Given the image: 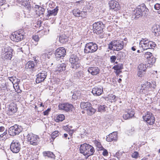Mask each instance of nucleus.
Here are the masks:
<instances>
[{"label": "nucleus", "instance_id": "obj_1", "mask_svg": "<svg viewBox=\"0 0 160 160\" xmlns=\"http://www.w3.org/2000/svg\"><path fill=\"white\" fill-rule=\"evenodd\" d=\"M148 9L147 8L145 5L143 3L138 6L133 12L132 18L137 19L143 15H145L148 14Z\"/></svg>", "mask_w": 160, "mask_h": 160}, {"label": "nucleus", "instance_id": "obj_2", "mask_svg": "<svg viewBox=\"0 0 160 160\" xmlns=\"http://www.w3.org/2000/svg\"><path fill=\"white\" fill-rule=\"evenodd\" d=\"M124 42L122 41L112 40L108 44V49L113 51H119L124 47Z\"/></svg>", "mask_w": 160, "mask_h": 160}, {"label": "nucleus", "instance_id": "obj_3", "mask_svg": "<svg viewBox=\"0 0 160 160\" xmlns=\"http://www.w3.org/2000/svg\"><path fill=\"white\" fill-rule=\"evenodd\" d=\"M139 47L142 48L143 50L155 47L156 44L155 43L149 40L147 38H142L139 42Z\"/></svg>", "mask_w": 160, "mask_h": 160}, {"label": "nucleus", "instance_id": "obj_4", "mask_svg": "<svg viewBox=\"0 0 160 160\" xmlns=\"http://www.w3.org/2000/svg\"><path fill=\"white\" fill-rule=\"evenodd\" d=\"M25 33L23 30H19L12 33L10 37V38L12 40L18 42L25 38Z\"/></svg>", "mask_w": 160, "mask_h": 160}, {"label": "nucleus", "instance_id": "obj_5", "mask_svg": "<svg viewBox=\"0 0 160 160\" xmlns=\"http://www.w3.org/2000/svg\"><path fill=\"white\" fill-rule=\"evenodd\" d=\"M98 47L97 44L93 42L87 43L85 45L84 52L85 53H92L97 51Z\"/></svg>", "mask_w": 160, "mask_h": 160}, {"label": "nucleus", "instance_id": "obj_6", "mask_svg": "<svg viewBox=\"0 0 160 160\" xmlns=\"http://www.w3.org/2000/svg\"><path fill=\"white\" fill-rule=\"evenodd\" d=\"M105 25L101 21L94 23L93 24V30L94 33L97 34H101L103 32Z\"/></svg>", "mask_w": 160, "mask_h": 160}, {"label": "nucleus", "instance_id": "obj_7", "mask_svg": "<svg viewBox=\"0 0 160 160\" xmlns=\"http://www.w3.org/2000/svg\"><path fill=\"white\" fill-rule=\"evenodd\" d=\"M3 53L2 57L4 59L10 60L11 59L13 55V50L12 48L10 46H6L2 49Z\"/></svg>", "mask_w": 160, "mask_h": 160}, {"label": "nucleus", "instance_id": "obj_8", "mask_svg": "<svg viewBox=\"0 0 160 160\" xmlns=\"http://www.w3.org/2000/svg\"><path fill=\"white\" fill-rule=\"evenodd\" d=\"M22 128L21 126L15 124L9 128L8 133L11 136H14L18 135L22 132Z\"/></svg>", "mask_w": 160, "mask_h": 160}, {"label": "nucleus", "instance_id": "obj_9", "mask_svg": "<svg viewBox=\"0 0 160 160\" xmlns=\"http://www.w3.org/2000/svg\"><path fill=\"white\" fill-rule=\"evenodd\" d=\"M69 61L71 64V67L72 68L76 69L80 67V61L76 55L73 54L71 55Z\"/></svg>", "mask_w": 160, "mask_h": 160}, {"label": "nucleus", "instance_id": "obj_10", "mask_svg": "<svg viewBox=\"0 0 160 160\" xmlns=\"http://www.w3.org/2000/svg\"><path fill=\"white\" fill-rule=\"evenodd\" d=\"M21 145L20 143L17 140H13L11 142L10 149L13 153H18L21 149Z\"/></svg>", "mask_w": 160, "mask_h": 160}, {"label": "nucleus", "instance_id": "obj_11", "mask_svg": "<svg viewBox=\"0 0 160 160\" xmlns=\"http://www.w3.org/2000/svg\"><path fill=\"white\" fill-rule=\"evenodd\" d=\"M66 54V51L63 47H60L56 50L55 52V58L57 60H59L60 58H62Z\"/></svg>", "mask_w": 160, "mask_h": 160}, {"label": "nucleus", "instance_id": "obj_12", "mask_svg": "<svg viewBox=\"0 0 160 160\" xmlns=\"http://www.w3.org/2000/svg\"><path fill=\"white\" fill-rule=\"evenodd\" d=\"M143 120L149 125H152L154 122L155 118L152 113L149 112H147L145 116L142 117Z\"/></svg>", "mask_w": 160, "mask_h": 160}, {"label": "nucleus", "instance_id": "obj_13", "mask_svg": "<svg viewBox=\"0 0 160 160\" xmlns=\"http://www.w3.org/2000/svg\"><path fill=\"white\" fill-rule=\"evenodd\" d=\"M27 137L28 141L31 144L36 145L38 144L39 138L37 135L30 133L28 135Z\"/></svg>", "mask_w": 160, "mask_h": 160}, {"label": "nucleus", "instance_id": "obj_14", "mask_svg": "<svg viewBox=\"0 0 160 160\" xmlns=\"http://www.w3.org/2000/svg\"><path fill=\"white\" fill-rule=\"evenodd\" d=\"M58 107L60 110H63L67 112H70L72 111L73 107L71 104L65 103L59 104Z\"/></svg>", "mask_w": 160, "mask_h": 160}, {"label": "nucleus", "instance_id": "obj_15", "mask_svg": "<svg viewBox=\"0 0 160 160\" xmlns=\"http://www.w3.org/2000/svg\"><path fill=\"white\" fill-rule=\"evenodd\" d=\"M47 72L46 71H42L37 75L36 82L37 83H39L44 80L47 76Z\"/></svg>", "mask_w": 160, "mask_h": 160}, {"label": "nucleus", "instance_id": "obj_16", "mask_svg": "<svg viewBox=\"0 0 160 160\" xmlns=\"http://www.w3.org/2000/svg\"><path fill=\"white\" fill-rule=\"evenodd\" d=\"M144 57L148 60V63H151L152 64L156 62V59L152 55V54L149 52H145L144 54Z\"/></svg>", "mask_w": 160, "mask_h": 160}, {"label": "nucleus", "instance_id": "obj_17", "mask_svg": "<svg viewBox=\"0 0 160 160\" xmlns=\"http://www.w3.org/2000/svg\"><path fill=\"white\" fill-rule=\"evenodd\" d=\"M135 113L134 111L132 109H129L126 111L123 114V117L125 120H127L132 118L134 116Z\"/></svg>", "mask_w": 160, "mask_h": 160}, {"label": "nucleus", "instance_id": "obj_18", "mask_svg": "<svg viewBox=\"0 0 160 160\" xmlns=\"http://www.w3.org/2000/svg\"><path fill=\"white\" fill-rule=\"evenodd\" d=\"M109 4L111 9L117 11L119 8V5L118 2L114 0H111L109 2Z\"/></svg>", "mask_w": 160, "mask_h": 160}, {"label": "nucleus", "instance_id": "obj_19", "mask_svg": "<svg viewBox=\"0 0 160 160\" xmlns=\"http://www.w3.org/2000/svg\"><path fill=\"white\" fill-rule=\"evenodd\" d=\"M92 92L95 96L100 95L103 92V90L102 87H95L92 89Z\"/></svg>", "mask_w": 160, "mask_h": 160}, {"label": "nucleus", "instance_id": "obj_20", "mask_svg": "<svg viewBox=\"0 0 160 160\" xmlns=\"http://www.w3.org/2000/svg\"><path fill=\"white\" fill-rule=\"evenodd\" d=\"M146 65L142 63L139 64L138 66V73L139 77H141L143 72L146 71Z\"/></svg>", "mask_w": 160, "mask_h": 160}, {"label": "nucleus", "instance_id": "obj_21", "mask_svg": "<svg viewBox=\"0 0 160 160\" xmlns=\"http://www.w3.org/2000/svg\"><path fill=\"white\" fill-rule=\"evenodd\" d=\"M117 134L116 132H113L107 136L106 140L108 142L116 141L117 139Z\"/></svg>", "mask_w": 160, "mask_h": 160}, {"label": "nucleus", "instance_id": "obj_22", "mask_svg": "<svg viewBox=\"0 0 160 160\" xmlns=\"http://www.w3.org/2000/svg\"><path fill=\"white\" fill-rule=\"evenodd\" d=\"M58 7L57 6L53 9H49L48 10L47 14L46 15L47 17L49 18L50 16H55L57 15V13L58 11Z\"/></svg>", "mask_w": 160, "mask_h": 160}, {"label": "nucleus", "instance_id": "obj_23", "mask_svg": "<svg viewBox=\"0 0 160 160\" xmlns=\"http://www.w3.org/2000/svg\"><path fill=\"white\" fill-rule=\"evenodd\" d=\"M88 71L92 75H94L98 74L100 70L97 67H92L88 68Z\"/></svg>", "mask_w": 160, "mask_h": 160}, {"label": "nucleus", "instance_id": "obj_24", "mask_svg": "<svg viewBox=\"0 0 160 160\" xmlns=\"http://www.w3.org/2000/svg\"><path fill=\"white\" fill-rule=\"evenodd\" d=\"M87 152H86L85 156L88 158L90 156L93 155L95 152V150L94 148L91 145L88 144L87 148Z\"/></svg>", "mask_w": 160, "mask_h": 160}, {"label": "nucleus", "instance_id": "obj_25", "mask_svg": "<svg viewBox=\"0 0 160 160\" xmlns=\"http://www.w3.org/2000/svg\"><path fill=\"white\" fill-rule=\"evenodd\" d=\"M80 106L82 109L84 110H87L92 106V104L88 102H82L80 103Z\"/></svg>", "mask_w": 160, "mask_h": 160}, {"label": "nucleus", "instance_id": "obj_26", "mask_svg": "<svg viewBox=\"0 0 160 160\" xmlns=\"http://www.w3.org/2000/svg\"><path fill=\"white\" fill-rule=\"evenodd\" d=\"M8 109V113L11 115L17 111L18 108L16 104L12 103L9 106Z\"/></svg>", "mask_w": 160, "mask_h": 160}, {"label": "nucleus", "instance_id": "obj_27", "mask_svg": "<svg viewBox=\"0 0 160 160\" xmlns=\"http://www.w3.org/2000/svg\"><path fill=\"white\" fill-rule=\"evenodd\" d=\"M88 144L86 143H84L81 144L79 148L80 152L82 154L85 156L86 152H87V148Z\"/></svg>", "mask_w": 160, "mask_h": 160}, {"label": "nucleus", "instance_id": "obj_28", "mask_svg": "<svg viewBox=\"0 0 160 160\" xmlns=\"http://www.w3.org/2000/svg\"><path fill=\"white\" fill-rule=\"evenodd\" d=\"M34 67V62L32 61H29L26 64L25 68L26 69H30L33 70Z\"/></svg>", "mask_w": 160, "mask_h": 160}, {"label": "nucleus", "instance_id": "obj_29", "mask_svg": "<svg viewBox=\"0 0 160 160\" xmlns=\"http://www.w3.org/2000/svg\"><path fill=\"white\" fill-rule=\"evenodd\" d=\"M67 64L66 63H62L58 64L56 68L57 71L61 72L64 71L66 69Z\"/></svg>", "mask_w": 160, "mask_h": 160}, {"label": "nucleus", "instance_id": "obj_30", "mask_svg": "<svg viewBox=\"0 0 160 160\" xmlns=\"http://www.w3.org/2000/svg\"><path fill=\"white\" fill-rule=\"evenodd\" d=\"M44 156H47L49 158H51L53 159H55V156L53 153L50 151H45L43 152Z\"/></svg>", "mask_w": 160, "mask_h": 160}, {"label": "nucleus", "instance_id": "obj_31", "mask_svg": "<svg viewBox=\"0 0 160 160\" xmlns=\"http://www.w3.org/2000/svg\"><path fill=\"white\" fill-rule=\"evenodd\" d=\"M123 68V66L122 64L119 63L118 65H114L112 68L116 70L118 72H120V70Z\"/></svg>", "mask_w": 160, "mask_h": 160}, {"label": "nucleus", "instance_id": "obj_32", "mask_svg": "<svg viewBox=\"0 0 160 160\" xmlns=\"http://www.w3.org/2000/svg\"><path fill=\"white\" fill-rule=\"evenodd\" d=\"M72 12L73 15L75 17H80L81 14L82 12L78 9H75L72 11Z\"/></svg>", "mask_w": 160, "mask_h": 160}, {"label": "nucleus", "instance_id": "obj_33", "mask_svg": "<svg viewBox=\"0 0 160 160\" xmlns=\"http://www.w3.org/2000/svg\"><path fill=\"white\" fill-rule=\"evenodd\" d=\"M59 40L60 42L62 43H66L68 41L67 37L65 35H62L59 36Z\"/></svg>", "mask_w": 160, "mask_h": 160}, {"label": "nucleus", "instance_id": "obj_34", "mask_svg": "<svg viewBox=\"0 0 160 160\" xmlns=\"http://www.w3.org/2000/svg\"><path fill=\"white\" fill-rule=\"evenodd\" d=\"M65 117L63 114H61L58 115L57 117L55 119V121L57 122L62 121L65 119Z\"/></svg>", "mask_w": 160, "mask_h": 160}, {"label": "nucleus", "instance_id": "obj_35", "mask_svg": "<svg viewBox=\"0 0 160 160\" xmlns=\"http://www.w3.org/2000/svg\"><path fill=\"white\" fill-rule=\"evenodd\" d=\"M25 4L26 6L25 7L24 12H30L31 10V5L28 4V2H26Z\"/></svg>", "mask_w": 160, "mask_h": 160}, {"label": "nucleus", "instance_id": "obj_36", "mask_svg": "<svg viewBox=\"0 0 160 160\" xmlns=\"http://www.w3.org/2000/svg\"><path fill=\"white\" fill-rule=\"evenodd\" d=\"M87 114L89 116H91L93 114H94L95 112L96 111V110L91 107H90V108L89 109H88V110H87Z\"/></svg>", "mask_w": 160, "mask_h": 160}, {"label": "nucleus", "instance_id": "obj_37", "mask_svg": "<svg viewBox=\"0 0 160 160\" xmlns=\"http://www.w3.org/2000/svg\"><path fill=\"white\" fill-rule=\"evenodd\" d=\"M107 107L105 105H100L98 108V111L99 112H104L106 111Z\"/></svg>", "mask_w": 160, "mask_h": 160}, {"label": "nucleus", "instance_id": "obj_38", "mask_svg": "<svg viewBox=\"0 0 160 160\" xmlns=\"http://www.w3.org/2000/svg\"><path fill=\"white\" fill-rule=\"evenodd\" d=\"M59 132L58 131L53 132L51 135V137L53 140H54L58 135Z\"/></svg>", "mask_w": 160, "mask_h": 160}, {"label": "nucleus", "instance_id": "obj_39", "mask_svg": "<svg viewBox=\"0 0 160 160\" xmlns=\"http://www.w3.org/2000/svg\"><path fill=\"white\" fill-rule=\"evenodd\" d=\"M135 131L134 128L133 127L127 131L126 133L129 136L132 135L135 133Z\"/></svg>", "mask_w": 160, "mask_h": 160}, {"label": "nucleus", "instance_id": "obj_40", "mask_svg": "<svg viewBox=\"0 0 160 160\" xmlns=\"http://www.w3.org/2000/svg\"><path fill=\"white\" fill-rule=\"evenodd\" d=\"M38 14L39 16L43 15L45 12V9L41 7H38Z\"/></svg>", "mask_w": 160, "mask_h": 160}, {"label": "nucleus", "instance_id": "obj_41", "mask_svg": "<svg viewBox=\"0 0 160 160\" xmlns=\"http://www.w3.org/2000/svg\"><path fill=\"white\" fill-rule=\"evenodd\" d=\"M79 96V94L78 93V91L75 92L72 95V98L74 100H77L78 97Z\"/></svg>", "mask_w": 160, "mask_h": 160}, {"label": "nucleus", "instance_id": "obj_42", "mask_svg": "<svg viewBox=\"0 0 160 160\" xmlns=\"http://www.w3.org/2000/svg\"><path fill=\"white\" fill-rule=\"evenodd\" d=\"M48 53L45 52L42 53L41 56V58L43 60H45L47 58Z\"/></svg>", "mask_w": 160, "mask_h": 160}, {"label": "nucleus", "instance_id": "obj_43", "mask_svg": "<svg viewBox=\"0 0 160 160\" xmlns=\"http://www.w3.org/2000/svg\"><path fill=\"white\" fill-rule=\"evenodd\" d=\"M139 155L138 152H134L132 154V158H137Z\"/></svg>", "mask_w": 160, "mask_h": 160}, {"label": "nucleus", "instance_id": "obj_44", "mask_svg": "<svg viewBox=\"0 0 160 160\" xmlns=\"http://www.w3.org/2000/svg\"><path fill=\"white\" fill-rule=\"evenodd\" d=\"M30 12H24L23 15L22 17L24 18H30L32 17L31 15L29 13Z\"/></svg>", "mask_w": 160, "mask_h": 160}, {"label": "nucleus", "instance_id": "obj_45", "mask_svg": "<svg viewBox=\"0 0 160 160\" xmlns=\"http://www.w3.org/2000/svg\"><path fill=\"white\" fill-rule=\"evenodd\" d=\"M116 59L117 57L116 56L114 55L110 57V61L111 63H114L115 62Z\"/></svg>", "mask_w": 160, "mask_h": 160}, {"label": "nucleus", "instance_id": "obj_46", "mask_svg": "<svg viewBox=\"0 0 160 160\" xmlns=\"http://www.w3.org/2000/svg\"><path fill=\"white\" fill-rule=\"evenodd\" d=\"M32 38L36 42H38L39 39V37L38 35H33L32 37Z\"/></svg>", "mask_w": 160, "mask_h": 160}, {"label": "nucleus", "instance_id": "obj_47", "mask_svg": "<svg viewBox=\"0 0 160 160\" xmlns=\"http://www.w3.org/2000/svg\"><path fill=\"white\" fill-rule=\"evenodd\" d=\"M148 85H151V87L153 88H155L156 86V82L154 81L152 82V84L149 82Z\"/></svg>", "mask_w": 160, "mask_h": 160}, {"label": "nucleus", "instance_id": "obj_48", "mask_svg": "<svg viewBox=\"0 0 160 160\" xmlns=\"http://www.w3.org/2000/svg\"><path fill=\"white\" fill-rule=\"evenodd\" d=\"M95 144L98 148L102 149V148H103V147L101 145L100 143L98 141H97L95 142Z\"/></svg>", "mask_w": 160, "mask_h": 160}, {"label": "nucleus", "instance_id": "obj_49", "mask_svg": "<svg viewBox=\"0 0 160 160\" xmlns=\"http://www.w3.org/2000/svg\"><path fill=\"white\" fill-rule=\"evenodd\" d=\"M50 111V108H48L47 110L43 112V115H48Z\"/></svg>", "mask_w": 160, "mask_h": 160}, {"label": "nucleus", "instance_id": "obj_50", "mask_svg": "<svg viewBox=\"0 0 160 160\" xmlns=\"http://www.w3.org/2000/svg\"><path fill=\"white\" fill-rule=\"evenodd\" d=\"M154 8L156 10H159L160 9V4L158 3L156 4L154 6Z\"/></svg>", "mask_w": 160, "mask_h": 160}, {"label": "nucleus", "instance_id": "obj_51", "mask_svg": "<svg viewBox=\"0 0 160 160\" xmlns=\"http://www.w3.org/2000/svg\"><path fill=\"white\" fill-rule=\"evenodd\" d=\"M7 134V130H6L2 134L0 135V138H6V135Z\"/></svg>", "mask_w": 160, "mask_h": 160}, {"label": "nucleus", "instance_id": "obj_52", "mask_svg": "<svg viewBox=\"0 0 160 160\" xmlns=\"http://www.w3.org/2000/svg\"><path fill=\"white\" fill-rule=\"evenodd\" d=\"M6 1L5 0H0V6H2L3 4L7 5L8 6V4L6 3Z\"/></svg>", "mask_w": 160, "mask_h": 160}, {"label": "nucleus", "instance_id": "obj_53", "mask_svg": "<svg viewBox=\"0 0 160 160\" xmlns=\"http://www.w3.org/2000/svg\"><path fill=\"white\" fill-rule=\"evenodd\" d=\"M104 150L102 152V154L103 156H107L108 155V152L107 150L106 149H104Z\"/></svg>", "mask_w": 160, "mask_h": 160}, {"label": "nucleus", "instance_id": "obj_54", "mask_svg": "<svg viewBox=\"0 0 160 160\" xmlns=\"http://www.w3.org/2000/svg\"><path fill=\"white\" fill-rule=\"evenodd\" d=\"M117 56L119 57L120 58H121L123 56V53L122 52H119L117 54Z\"/></svg>", "mask_w": 160, "mask_h": 160}, {"label": "nucleus", "instance_id": "obj_55", "mask_svg": "<svg viewBox=\"0 0 160 160\" xmlns=\"http://www.w3.org/2000/svg\"><path fill=\"white\" fill-rule=\"evenodd\" d=\"M154 32L156 34L158 33V30L157 26H155L154 27Z\"/></svg>", "mask_w": 160, "mask_h": 160}, {"label": "nucleus", "instance_id": "obj_56", "mask_svg": "<svg viewBox=\"0 0 160 160\" xmlns=\"http://www.w3.org/2000/svg\"><path fill=\"white\" fill-rule=\"evenodd\" d=\"M48 53V55H47V58L49 59L50 58V56L52 55V53L51 52H47Z\"/></svg>", "mask_w": 160, "mask_h": 160}, {"label": "nucleus", "instance_id": "obj_57", "mask_svg": "<svg viewBox=\"0 0 160 160\" xmlns=\"http://www.w3.org/2000/svg\"><path fill=\"white\" fill-rule=\"evenodd\" d=\"M9 78V80L12 82H13V81H14L15 80V77H10Z\"/></svg>", "mask_w": 160, "mask_h": 160}, {"label": "nucleus", "instance_id": "obj_58", "mask_svg": "<svg viewBox=\"0 0 160 160\" xmlns=\"http://www.w3.org/2000/svg\"><path fill=\"white\" fill-rule=\"evenodd\" d=\"M5 128L4 127L1 126L0 127V132H3Z\"/></svg>", "mask_w": 160, "mask_h": 160}, {"label": "nucleus", "instance_id": "obj_59", "mask_svg": "<svg viewBox=\"0 0 160 160\" xmlns=\"http://www.w3.org/2000/svg\"><path fill=\"white\" fill-rule=\"evenodd\" d=\"M110 97L111 98V99L114 100H115L116 98V96L115 95H112Z\"/></svg>", "mask_w": 160, "mask_h": 160}, {"label": "nucleus", "instance_id": "obj_60", "mask_svg": "<svg viewBox=\"0 0 160 160\" xmlns=\"http://www.w3.org/2000/svg\"><path fill=\"white\" fill-rule=\"evenodd\" d=\"M22 92L21 90L19 89V88H18V89L17 90V92L18 93H20Z\"/></svg>", "mask_w": 160, "mask_h": 160}, {"label": "nucleus", "instance_id": "obj_61", "mask_svg": "<svg viewBox=\"0 0 160 160\" xmlns=\"http://www.w3.org/2000/svg\"><path fill=\"white\" fill-rule=\"evenodd\" d=\"M132 50L133 51H135L136 50L135 46H133L131 48Z\"/></svg>", "mask_w": 160, "mask_h": 160}, {"label": "nucleus", "instance_id": "obj_62", "mask_svg": "<svg viewBox=\"0 0 160 160\" xmlns=\"http://www.w3.org/2000/svg\"><path fill=\"white\" fill-rule=\"evenodd\" d=\"M20 16V14L19 13L17 14V18L18 19H20V18H19Z\"/></svg>", "mask_w": 160, "mask_h": 160}, {"label": "nucleus", "instance_id": "obj_63", "mask_svg": "<svg viewBox=\"0 0 160 160\" xmlns=\"http://www.w3.org/2000/svg\"><path fill=\"white\" fill-rule=\"evenodd\" d=\"M68 134H67L66 133H64V138H66L68 137Z\"/></svg>", "mask_w": 160, "mask_h": 160}, {"label": "nucleus", "instance_id": "obj_64", "mask_svg": "<svg viewBox=\"0 0 160 160\" xmlns=\"http://www.w3.org/2000/svg\"><path fill=\"white\" fill-rule=\"evenodd\" d=\"M141 160H148V158H144L142 159Z\"/></svg>", "mask_w": 160, "mask_h": 160}]
</instances>
